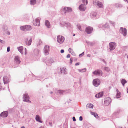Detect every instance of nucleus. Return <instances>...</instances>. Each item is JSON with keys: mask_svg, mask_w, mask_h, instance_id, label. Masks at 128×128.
Wrapping results in <instances>:
<instances>
[{"mask_svg": "<svg viewBox=\"0 0 128 128\" xmlns=\"http://www.w3.org/2000/svg\"><path fill=\"white\" fill-rule=\"evenodd\" d=\"M66 57L67 58H69L70 57V56H66Z\"/></svg>", "mask_w": 128, "mask_h": 128, "instance_id": "nucleus-56", "label": "nucleus"}, {"mask_svg": "<svg viewBox=\"0 0 128 128\" xmlns=\"http://www.w3.org/2000/svg\"><path fill=\"white\" fill-rule=\"evenodd\" d=\"M44 53L45 55H48L49 53V48L48 46H46L44 48Z\"/></svg>", "mask_w": 128, "mask_h": 128, "instance_id": "nucleus-9", "label": "nucleus"}, {"mask_svg": "<svg viewBox=\"0 0 128 128\" xmlns=\"http://www.w3.org/2000/svg\"><path fill=\"white\" fill-rule=\"evenodd\" d=\"M102 61L103 62H105L104 61V59H102Z\"/></svg>", "mask_w": 128, "mask_h": 128, "instance_id": "nucleus-48", "label": "nucleus"}, {"mask_svg": "<svg viewBox=\"0 0 128 128\" xmlns=\"http://www.w3.org/2000/svg\"><path fill=\"white\" fill-rule=\"evenodd\" d=\"M0 42L2 43H3L4 42L2 40L0 39Z\"/></svg>", "mask_w": 128, "mask_h": 128, "instance_id": "nucleus-46", "label": "nucleus"}, {"mask_svg": "<svg viewBox=\"0 0 128 128\" xmlns=\"http://www.w3.org/2000/svg\"><path fill=\"white\" fill-rule=\"evenodd\" d=\"M125 1H126L128 3V0H126Z\"/></svg>", "mask_w": 128, "mask_h": 128, "instance_id": "nucleus-52", "label": "nucleus"}, {"mask_svg": "<svg viewBox=\"0 0 128 128\" xmlns=\"http://www.w3.org/2000/svg\"><path fill=\"white\" fill-rule=\"evenodd\" d=\"M49 124L51 126H52V123L49 122Z\"/></svg>", "mask_w": 128, "mask_h": 128, "instance_id": "nucleus-45", "label": "nucleus"}, {"mask_svg": "<svg viewBox=\"0 0 128 128\" xmlns=\"http://www.w3.org/2000/svg\"><path fill=\"white\" fill-rule=\"evenodd\" d=\"M125 1H126L128 3V0H126Z\"/></svg>", "mask_w": 128, "mask_h": 128, "instance_id": "nucleus-53", "label": "nucleus"}, {"mask_svg": "<svg viewBox=\"0 0 128 128\" xmlns=\"http://www.w3.org/2000/svg\"><path fill=\"white\" fill-rule=\"evenodd\" d=\"M102 61L103 62H105L104 61V59H102Z\"/></svg>", "mask_w": 128, "mask_h": 128, "instance_id": "nucleus-47", "label": "nucleus"}, {"mask_svg": "<svg viewBox=\"0 0 128 128\" xmlns=\"http://www.w3.org/2000/svg\"><path fill=\"white\" fill-rule=\"evenodd\" d=\"M32 41V39L31 38L28 40V42L26 43V44L28 46L30 45Z\"/></svg>", "mask_w": 128, "mask_h": 128, "instance_id": "nucleus-27", "label": "nucleus"}, {"mask_svg": "<svg viewBox=\"0 0 128 128\" xmlns=\"http://www.w3.org/2000/svg\"><path fill=\"white\" fill-rule=\"evenodd\" d=\"M45 25L48 28H50V25L49 21L48 20H46L45 21Z\"/></svg>", "mask_w": 128, "mask_h": 128, "instance_id": "nucleus-23", "label": "nucleus"}, {"mask_svg": "<svg viewBox=\"0 0 128 128\" xmlns=\"http://www.w3.org/2000/svg\"><path fill=\"white\" fill-rule=\"evenodd\" d=\"M91 114L94 115V116L97 118H98V116L97 114L95 112H90Z\"/></svg>", "mask_w": 128, "mask_h": 128, "instance_id": "nucleus-22", "label": "nucleus"}, {"mask_svg": "<svg viewBox=\"0 0 128 128\" xmlns=\"http://www.w3.org/2000/svg\"><path fill=\"white\" fill-rule=\"evenodd\" d=\"M103 94L102 92H100L96 94L95 95V97L96 98H100L103 96Z\"/></svg>", "mask_w": 128, "mask_h": 128, "instance_id": "nucleus-16", "label": "nucleus"}, {"mask_svg": "<svg viewBox=\"0 0 128 128\" xmlns=\"http://www.w3.org/2000/svg\"><path fill=\"white\" fill-rule=\"evenodd\" d=\"M72 119H73V120L74 122L76 121V119L75 118V117L74 116L72 117Z\"/></svg>", "mask_w": 128, "mask_h": 128, "instance_id": "nucleus-39", "label": "nucleus"}, {"mask_svg": "<svg viewBox=\"0 0 128 128\" xmlns=\"http://www.w3.org/2000/svg\"><path fill=\"white\" fill-rule=\"evenodd\" d=\"M60 71L61 74H64L67 73L66 69L64 67H62L60 68Z\"/></svg>", "mask_w": 128, "mask_h": 128, "instance_id": "nucleus-12", "label": "nucleus"}, {"mask_svg": "<svg viewBox=\"0 0 128 128\" xmlns=\"http://www.w3.org/2000/svg\"><path fill=\"white\" fill-rule=\"evenodd\" d=\"M97 5L100 8H102L103 6L102 3L100 2H96Z\"/></svg>", "mask_w": 128, "mask_h": 128, "instance_id": "nucleus-20", "label": "nucleus"}, {"mask_svg": "<svg viewBox=\"0 0 128 128\" xmlns=\"http://www.w3.org/2000/svg\"><path fill=\"white\" fill-rule=\"evenodd\" d=\"M10 47L9 46L7 48V51L8 52H9L10 51Z\"/></svg>", "mask_w": 128, "mask_h": 128, "instance_id": "nucleus-38", "label": "nucleus"}, {"mask_svg": "<svg viewBox=\"0 0 128 128\" xmlns=\"http://www.w3.org/2000/svg\"><path fill=\"white\" fill-rule=\"evenodd\" d=\"M26 48H25V50H26Z\"/></svg>", "mask_w": 128, "mask_h": 128, "instance_id": "nucleus-62", "label": "nucleus"}, {"mask_svg": "<svg viewBox=\"0 0 128 128\" xmlns=\"http://www.w3.org/2000/svg\"><path fill=\"white\" fill-rule=\"evenodd\" d=\"M40 128H44L43 126H41L40 127Z\"/></svg>", "mask_w": 128, "mask_h": 128, "instance_id": "nucleus-50", "label": "nucleus"}, {"mask_svg": "<svg viewBox=\"0 0 128 128\" xmlns=\"http://www.w3.org/2000/svg\"><path fill=\"white\" fill-rule=\"evenodd\" d=\"M127 59H128V56H127Z\"/></svg>", "mask_w": 128, "mask_h": 128, "instance_id": "nucleus-61", "label": "nucleus"}, {"mask_svg": "<svg viewBox=\"0 0 128 128\" xmlns=\"http://www.w3.org/2000/svg\"><path fill=\"white\" fill-rule=\"evenodd\" d=\"M8 112L7 111H4L2 112L0 116L2 117H6L8 116Z\"/></svg>", "mask_w": 128, "mask_h": 128, "instance_id": "nucleus-14", "label": "nucleus"}, {"mask_svg": "<svg viewBox=\"0 0 128 128\" xmlns=\"http://www.w3.org/2000/svg\"><path fill=\"white\" fill-rule=\"evenodd\" d=\"M40 18H36L33 21V24L35 26H39L40 25Z\"/></svg>", "mask_w": 128, "mask_h": 128, "instance_id": "nucleus-4", "label": "nucleus"}, {"mask_svg": "<svg viewBox=\"0 0 128 128\" xmlns=\"http://www.w3.org/2000/svg\"><path fill=\"white\" fill-rule=\"evenodd\" d=\"M14 60L15 62L17 64H20V62L19 56H15Z\"/></svg>", "mask_w": 128, "mask_h": 128, "instance_id": "nucleus-17", "label": "nucleus"}, {"mask_svg": "<svg viewBox=\"0 0 128 128\" xmlns=\"http://www.w3.org/2000/svg\"><path fill=\"white\" fill-rule=\"evenodd\" d=\"M56 92L57 93H59L60 94H62L63 93L64 91L62 90H55Z\"/></svg>", "mask_w": 128, "mask_h": 128, "instance_id": "nucleus-24", "label": "nucleus"}, {"mask_svg": "<svg viewBox=\"0 0 128 128\" xmlns=\"http://www.w3.org/2000/svg\"><path fill=\"white\" fill-rule=\"evenodd\" d=\"M36 44L37 46L40 45L42 43V42L40 40H38L36 41Z\"/></svg>", "mask_w": 128, "mask_h": 128, "instance_id": "nucleus-29", "label": "nucleus"}, {"mask_svg": "<svg viewBox=\"0 0 128 128\" xmlns=\"http://www.w3.org/2000/svg\"><path fill=\"white\" fill-rule=\"evenodd\" d=\"M70 55L69 54H68L67 56H70Z\"/></svg>", "mask_w": 128, "mask_h": 128, "instance_id": "nucleus-54", "label": "nucleus"}, {"mask_svg": "<svg viewBox=\"0 0 128 128\" xmlns=\"http://www.w3.org/2000/svg\"><path fill=\"white\" fill-rule=\"evenodd\" d=\"M102 71L101 70H98L92 72V76H99L100 74L102 75Z\"/></svg>", "mask_w": 128, "mask_h": 128, "instance_id": "nucleus-2", "label": "nucleus"}, {"mask_svg": "<svg viewBox=\"0 0 128 128\" xmlns=\"http://www.w3.org/2000/svg\"><path fill=\"white\" fill-rule=\"evenodd\" d=\"M84 52H83L82 54H79V56H83L84 55Z\"/></svg>", "mask_w": 128, "mask_h": 128, "instance_id": "nucleus-42", "label": "nucleus"}, {"mask_svg": "<svg viewBox=\"0 0 128 128\" xmlns=\"http://www.w3.org/2000/svg\"><path fill=\"white\" fill-rule=\"evenodd\" d=\"M93 28H92L88 26L86 27V32L88 34L91 33L92 31Z\"/></svg>", "mask_w": 128, "mask_h": 128, "instance_id": "nucleus-10", "label": "nucleus"}, {"mask_svg": "<svg viewBox=\"0 0 128 128\" xmlns=\"http://www.w3.org/2000/svg\"><path fill=\"white\" fill-rule=\"evenodd\" d=\"M78 70L80 72H84L86 71V68H84L81 70L78 69Z\"/></svg>", "mask_w": 128, "mask_h": 128, "instance_id": "nucleus-28", "label": "nucleus"}, {"mask_svg": "<svg viewBox=\"0 0 128 128\" xmlns=\"http://www.w3.org/2000/svg\"><path fill=\"white\" fill-rule=\"evenodd\" d=\"M53 93V92H50V94H52Z\"/></svg>", "mask_w": 128, "mask_h": 128, "instance_id": "nucleus-57", "label": "nucleus"}, {"mask_svg": "<svg viewBox=\"0 0 128 128\" xmlns=\"http://www.w3.org/2000/svg\"><path fill=\"white\" fill-rule=\"evenodd\" d=\"M83 2L85 4V2H86V4H88V2L87 0H82Z\"/></svg>", "mask_w": 128, "mask_h": 128, "instance_id": "nucleus-35", "label": "nucleus"}, {"mask_svg": "<svg viewBox=\"0 0 128 128\" xmlns=\"http://www.w3.org/2000/svg\"><path fill=\"white\" fill-rule=\"evenodd\" d=\"M116 45V44L115 43L112 42V50L115 48Z\"/></svg>", "mask_w": 128, "mask_h": 128, "instance_id": "nucleus-32", "label": "nucleus"}, {"mask_svg": "<svg viewBox=\"0 0 128 128\" xmlns=\"http://www.w3.org/2000/svg\"><path fill=\"white\" fill-rule=\"evenodd\" d=\"M82 116H80L79 118V120L82 121Z\"/></svg>", "mask_w": 128, "mask_h": 128, "instance_id": "nucleus-41", "label": "nucleus"}, {"mask_svg": "<svg viewBox=\"0 0 128 128\" xmlns=\"http://www.w3.org/2000/svg\"><path fill=\"white\" fill-rule=\"evenodd\" d=\"M120 32L124 36H126V30L125 28H120Z\"/></svg>", "mask_w": 128, "mask_h": 128, "instance_id": "nucleus-8", "label": "nucleus"}, {"mask_svg": "<svg viewBox=\"0 0 128 128\" xmlns=\"http://www.w3.org/2000/svg\"><path fill=\"white\" fill-rule=\"evenodd\" d=\"M104 69L106 71L108 72L110 70L109 68L108 67H104Z\"/></svg>", "mask_w": 128, "mask_h": 128, "instance_id": "nucleus-33", "label": "nucleus"}, {"mask_svg": "<svg viewBox=\"0 0 128 128\" xmlns=\"http://www.w3.org/2000/svg\"><path fill=\"white\" fill-rule=\"evenodd\" d=\"M64 40V37L61 36H57V40L60 44L62 43Z\"/></svg>", "mask_w": 128, "mask_h": 128, "instance_id": "nucleus-5", "label": "nucleus"}, {"mask_svg": "<svg viewBox=\"0 0 128 128\" xmlns=\"http://www.w3.org/2000/svg\"><path fill=\"white\" fill-rule=\"evenodd\" d=\"M32 29L31 26H26V30H30Z\"/></svg>", "mask_w": 128, "mask_h": 128, "instance_id": "nucleus-25", "label": "nucleus"}, {"mask_svg": "<svg viewBox=\"0 0 128 128\" xmlns=\"http://www.w3.org/2000/svg\"><path fill=\"white\" fill-rule=\"evenodd\" d=\"M75 36V34H74L73 35V36Z\"/></svg>", "mask_w": 128, "mask_h": 128, "instance_id": "nucleus-60", "label": "nucleus"}, {"mask_svg": "<svg viewBox=\"0 0 128 128\" xmlns=\"http://www.w3.org/2000/svg\"><path fill=\"white\" fill-rule=\"evenodd\" d=\"M111 101V99L109 97H107L104 99V104L106 106H108Z\"/></svg>", "mask_w": 128, "mask_h": 128, "instance_id": "nucleus-3", "label": "nucleus"}, {"mask_svg": "<svg viewBox=\"0 0 128 128\" xmlns=\"http://www.w3.org/2000/svg\"><path fill=\"white\" fill-rule=\"evenodd\" d=\"M35 118L36 120V121L40 123L42 122L40 120V118L39 115H36V116Z\"/></svg>", "mask_w": 128, "mask_h": 128, "instance_id": "nucleus-18", "label": "nucleus"}, {"mask_svg": "<svg viewBox=\"0 0 128 128\" xmlns=\"http://www.w3.org/2000/svg\"><path fill=\"white\" fill-rule=\"evenodd\" d=\"M93 105L91 103L88 104L86 106V108L87 109L88 108H93Z\"/></svg>", "mask_w": 128, "mask_h": 128, "instance_id": "nucleus-19", "label": "nucleus"}, {"mask_svg": "<svg viewBox=\"0 0 128 128\" xmlns=\"http://www.w3.org/2000/svg\"><path fill=\"white\" fill-rule=\"evenodd\" d=\"M127 90H128V91H127V93H128V89H127Z\"/></svg>", "mask_w": 128, "mask_h": 128, "instance_id": "nucleus-58", "label": "nucleus"}, {"mask_svg": "<svg viewBox=\"0 0 128 128\" xmlns=\"http://www.w3.org/2000/svg\"><path fill=\"white\" fill-rule=\"evenodd\" d=\"M29 97L27 94L25 93L23 95V101L30 103L31 102L29 100Z\"/></svg>", "mask_w": 128, "mask_h": 128, "instance_id": "nucleus-1", "label": "nucleus"}, {"mask_svg": "<svg viewBox=\"0 0 128 128\" xmlns=\"http://www.w3.org/2000/svg\"><path fill=\"white\" fill-rule=\"evenodd\" d=\"M3 80L4 84H7L9 82L8 78L6 76H4L3 78Z\"/></svg>", "mask_w": 128, "mask_h": 128, "instance_id": "nucleus-13", "label": "nucleus"}, {"mask_svg": "<svg viewBox=\"0 0 128 128\" xmlns=\"http://www.w3.org/2000/svg\"><path fill=\"white\" fill-rule=\"evenodd\" d=\"M116 97L115 98H118L120 97L121 96V94L119 92L118 89L117 88L116 89Z\"/></svg>", "mask_w": 128, "mask_h": 128, "instance_id": "nucleus-15", "label": "nucleus"}, {"mask_svg": "<svg viewBox=\"0 0 128 128\" xmlns=\"http://www.w3.org/2000/svg\"><path fill=\"white\" fill-rule=\"evenodd\" d=\"M64 51L63 50H60V52L62 53H64Z\"/></svg>", "mask_w": 128, "mask_h": 128, "instance_id": "nucleus-44", "label": "nucleus"}, {"mask_svg": "<svg viewBox=\"0 0 128 128\" xmlns=\"http://www.w3.org/2000/svg\"><path fill=\"white\" fill-rule=\"evenodd\" d=\"M86 6L84 4H81L79 7V9L81 11H84L86 9Z\"/></svg>", "mask_w": 128, "mask_h": 128, "instance_id": "nucleus-11", "label": "nucleus"}, {"mask_svg": "<svg viewBox=\"0 0 128 128\" xmlns=\"http://www.w3.org/2000/svg\"><path fill=\"white\" fill-rule=\"evenodd\" d=\"M80 64V63L77 62L75 64V65L76 66H78Z\"/></svg>", "mask_w": 128, "mask_h": 128, "instance_id": "nucleus-43", "label": "nucleus"}, {"mask_svg": "<svg viewBox=\"0 0 128 128\" xmlns=\"http://www.w3.org/2000/svg\"><path fill=\"white\" fill-rule=\"evenodd\" d=\"M67 24H68V25H69L70 24L68 23H67Z\"/></svg>", "mask_w": 128, "mask_h": 128, "instance_id": "nucleus-55", "label": "nucleus"}, {"mask_svg": "<svg viewBox=\"0 0 128 128\" xmlns=\"http://www.w3.org/2000/svg\"><path fill=\"white\" fill-rule=\"evenodd\" d=\"M110 46V49L111 50L112 49V42H110L109 44Z\"/></svg>", "mask_w": 128, "mask_h": 128, "instance_id": "nucleus-34", "label": "nucleus"}, {"mask_svg": "<svg viewBox=\"0 0 128 128\" xmlns=\"http://www.w3.org/2000/svg\"><path fill=\"white\" fill-rule=\"evenodd\" d=\"M127 82L125 79H123L122 80L121 83L122 85L124 86V84L126 83Z\"/></svg>", "mask_w": 128, "mask_h": 128, "instance_id": "nucleus-26", "label": "nucleus"}, {"mask_svg": "<svg viewBox=\"0 0 128 128\" xmlns=\"http://www.w3.org/2000/svg\"><path fill=\"white\" fill-rule=\"evenodd\" d=\"M48 62L50 63H52L53 62V61L52 60L50 59V60L48 61Z\"/></svg>", "mask_w": 128, "mask_h": 128, "instance_id": "nucleus-40", "label": "nucleus"}, {"mask_svg": "<svg viewBox=\"0 0 128 128\" xmlns=\"http://www.w3.org/2000/svg\"><path fill=\"white\" fill-rule=\"evenodd\" d=\"M72 58H71L70 60V64L72 63Z\"/></svg>", "mask_w": 128, "mask_h": 128, "instance_id": "nucleus-37", "label": "nucleus"}, {"mask_svg": "<svg viewBox=\"0 0 128 128\" xmlns=\"http://www.w3.org/2000/svg\"><path fill=\"white\" fill-rule=\"evenodd\" d=\"M36 3V0H30V4H35Z\"/></svg>", "mask_w": 128, "mask_h": 128, "instance_id": "nucleus-30", "label": "nucleus"}, {"mask_svg": "<svg viewBox=\"0 0 128 128\" xmlns=\"http://www.w3.org/2000/svg\"><path fill=\"white\" fill-rule=\"evenodd\" d=\"M72 11V8H70L68 7H65L62 10V11L64 12V13H65L66 12H70Z\"/></svg>", "mask_w": 128, "mask_h": 128, "instance_id": "nucleus-7", "label": "nucleus"}, {"mask_svg": "<svg viewBox=\"0 0 128 128\" xmlns=\"http://www.w3.org/2000/svg\"><path fill=\"white\" fill-rule=\"evenodd\" d=\"M100 81L98 78L95 79L93 80V84L95 86H98L100 84Z\"/></svg>", "mask_w": 128, "mask_h": 128, "instance_id": "nucleus-6", "label": "nucleus"}, {"mask_svg": "<svg viewBox=\"0 0 128 128\" xmlns=\"http://www.w3.org/2000/svg\"><path fill=\"white\" fill-rule=\"evenodd\" d=\"M77 26L80 30V31H82V30L81 29V27L80 26L78 25H77Z\"/></svg>", "mask_w": 128, "mask_h": 128, "instance_id": "nucleus-36", "label": "nucleus"}, {"mask_svg": "<svg viewBox=\"0 0 128 128\" xmlns=\"http://www.w3.org/2000/svg\"><path fill=\"white\" fill-rule=\"evenodd\" d=\"M26 26H21L20 28L21 30H26Z\"/></svg>", "mask_w": 128, "mask_h": 128, "instance_id": "nucleus-31", "label": "nucleus"}, {"mask_svg": "<svg viewBox=\"0 0 128 128\" xmlns=\"http://www.w3.org/2000/svg\"><path fill=\"white\" fill-rule=\"evenodd\" d=\"M96 2H94V4H95V3H96Z\"/></svg>", "mask_w": 128, "mask_h": 128, "instance_id": "nucleus-59", "label": "nucleus"}, {"mask_svg": "<svg viewBox=\"0 0 128 128\" xmlns=\"http://www.w3.org/2000/svg\"><path fill=\"white\" fill-rule=\"evenodd\" d=\"M69 51L70 52H71V51L72 50L71 49L69 48Z\"/></svg>", "mask_w": 128, "mask_h": 128, "instance_id": "nucleus-49", "label": "nucleus"}, {"mask_svg": "<svg viewBox=\"0 0 128 128\" xmlns=\"http://www.w3.org/2000/svg\"><path fill=\"white\" fill-rule=\"evenodd\" d=\"M124 0L125 1V0Z\"/></svg>", "mask_w": 128, "mask_h": 128, "instance_id": "nucleus-63", "label": "nucleus"}, {"mask_svg": "<svg viewBox=\"0 0 128 128\" xmlns=\"http://www.w3.org/2000/svg\"><path fill=\"white\" fill-rule=\"evenodd\" d=\"M23 50V48L22 46H20L18 48V50L22 54H24L22 52Z\"/></svg>", "mask_w": 128, "mask_h": 128, "instance_id": "nucleus-21", "label": "nucleus"}, {"mask_svg": "<svg viewBox=\"0 0 128 128\" xmlns=\"http://www.w3.org/2000/svg\"><path fill=\"white\" fill-rule=\"evenodd\" d=\"M21 128H25V127L24 126H22V127Z\"/></svg>", "mask_w": 128, "mask_h": 128, "instance_id": "nucleus-51", "label": "nucleus"}]
</instances>
